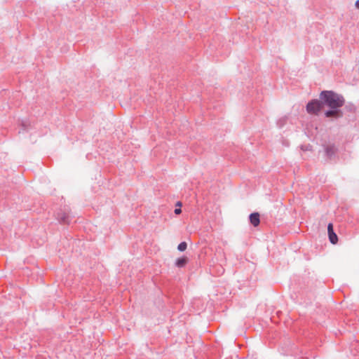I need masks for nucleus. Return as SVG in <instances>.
Segmentation results:
<instances>
[{
  "instance_id": "f257e3e1",
  "label": "nucleus",
  "mask_w": 359,
  "mask_h": 359,
  "mask_svg": "<svg viewBox=\"0 0 359 359\" xmlns=\"http://www.w3.org/2000/svg\"><path fill=\"white\" fill-rule=\"evenodd\" d=\"M320 99L323 101V105L326 104L331 109H338L344 104L343 97L332 91H323L320 95Z\"/></svg>"
},
{
  "instance_id": "f03ea898",
  "label": "nucleus",
  "mask_w": 359,
  "mask_h": 359,
  "mask_svg": "<svg viewBox=\"0 0 359 359\" xmlns=\"http://www.w3.org/2000/svg\"><path fill=\"white\" fill-rule=\"evenodd\" d=\"M323 107V101L318 100H313L306 105V111L310 114L317 115Z\"/></svg>"
},
{
  "instance_id": "7ed1b4c3",
  "label": "nucleus",
  "mask_w": 359,
  "mask_h": 359,
  "mask_svg": "<svg viewBox=\"0 0 359 359\" xmlns=\"http://www.w3.org/2000/svg\"><path fill=\"white\" fill-rule=\"evenodd\" d=\"M327 231H328V236L330 241L332 244H336L338 241V238L336 233L334 232L333 230V225L332 223H330L327 226Z\"/></svg>"
},
{
  "instance_id": "20e7f679",
  "label": "nucleus",
  "mask_w": 359,
  "mask_h": 359,
  "mask_svg": "<svg viewBox=\"0 0 359 359\" xmlns=\"http://www.w3.org/2000/svg\"><path fill=\"white\" fill-rule=\"evenodd\" d=\"M250 223L254 226H257L260 222L259 214L258 212H254V213L250 214Z\"/></svg>"
},
{
  "instance_id": "39448f33",
  "label": "nucleus",
  "mask_w": 359,
  "mask_h": 359,
  "mask_svg": "<svg viewBox=\"0 0 359 359\" xmlns=\"http://www.w3.org/2000/svg\"><path fill=\"white\" fill-rule=\"evenodd\" d=\"M325 116L329 117H340L341 116V113L339 110H337V109H332V110H330L325 112Z\"/></svg>"
},
{
  "instance_id": "423d86ee",
  "label": "nucleus",
  "mask_w": 359,
  "mask_h": 359,
  "mask_svg": "<svg viewBox=\"0 0 359 359\" xmlns=\"http://www.w3.org/2000/svg\"><path fill=\"white\" fill-rule=\"evenodd\" d=\"M188 262V258L187 257H182L180 258H178L175 261V266L182 268L184 267Z\"/></svg>"
},
{
  "instance_id": "0eeeda50",
  "label": "nucleus",
  "mask_w": 359,
  "mask_h": 359,
  "mask_svg": "<svg viewBox=\"0 0 359 359\" xmlns=\"http://www.w3.org/2000/svg\"><path fill=\"white\" fill-rule=\"evenodd\" d=\"M337 149L334 146H329L326 148V152L329 156L332 155L335 153Z\"/></svg>"
},
{
  "instance_id": "6e6552de",
  "label": "nucleus",
  "mask_w": 359,
  "mask_h": 359,
  "mask_svg": "<svg viewBox=\"0 0 359 359\" xmlns=\"http://www.w3.org/2000/svg\"><path fill=\"white\" fill-rule=\"evenodd\" d=\"M187 244L186 242H182L177 246L178 250H180L181 252L185 251L187 250Z\"/></svg>"
},
{
  "instance_id": "1a4fd4ad",
  "label": "nucleus",
  "mask_w": 359,
  "mask_h": 359,
  "mask_svg": "<svg viewBox=\"0 0 359 359\" xmlns=\"http://www.w3.org/2000/svg\"><path fill=\"white\" fill-rule=\"evenodd\" d=\"M181 212H182L181 208H176L175 210V213L177 214V215L181 213Z\"/></svg>"
},
{
  "instance_id": "9d476101",
  "label": "nucleus",
  "mask_w": 359,
  "mask_h": 359,
  "mask_svg": "<svg viewBox=\"0 0 359 359\" xmlns=\"http://www.w3.org/2000/svg\"><path fill=\"white\" fill-rule=\"evenodd\" d=\"M355 5L357 8H359V0L356 1Z\"/></svg>"
}]
</instances>
